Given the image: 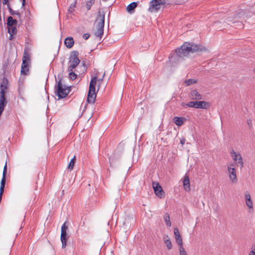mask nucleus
<instances>
[{
	"label": "nucleus",
	"mask_w": 255,
	"mask_h": 255,
	"mask_svg": "<svg viewBox=\"0 0 255 255\" xmlns=\"http://www.w3.org/2000/svg\"><path fill=\"white\" fill-rule=\"evenodd\" d=\"M206 50L201 45L185 42L179 48L175 50L169 57L172 64H178L182 62L190 53Z\"/></svg>",
	"instance_id": "nucleus-1"
},
{
	"label": "nucleus",
	"mask_w": 255,
	"mask_h": 255,
	"mask_svg": "<svg viewBox=\"0 0 255 255\" xmlns=\"http://www.w3.org/2000/svg\"><path fill=\"white\" fill-rule=\"evenodd\" d=\"M57 80L55 77V85L54 86L55 94L58 96V99L60 100L65 98L70 93L71 90L70 87H67L62 83V78L58 77Z\"/></svg>",
	"instance_id": "nucleus-2"
},
{
	"label": "nucleus",
	"mask_w": 255,
	"mask_h": 255,
	"mask_svg": "<svg viewBox=\"0 0 255 255\" xmlns=\"http://www.w3.org/2000/svg\"><path fill=\"white\" fill-rule=\"evenodd\" d=\"M105 12L104 10L100 9L98 11V16L96 19L97 22V30L94 32V35L98 37L102 38L105 26Z\"/></svg>",
	"instance_id": "nucleus-3"
},
{
	"label": "nucleus",
	"mask_w": 255,
	"mask_h": 255,
	"mask_svg": "<svg viewBox=\"0 0 255 255\" xmlns=\"http://www.w3.org/2000/svg\"><path fill=\"white\" fill-rule=\"evenodd\" d=\"M181 105L185 108L190 107L196 109H207L210 107L209 103L205 101H191L187 104L182 103Z\"/></svg>",
	"instance_id": "nucleus-4"
},
{
	"label": "nucleus",
	"mask_w": 255,
	"mask_h": 255,
	"mask_svg": "<svg viewBox=\"0 0 255 255\" xmlns=\"http://www.w3.org/2000/svg\"><path fill=\"white\" fill-rule=\"evenodd\" d=\"M165 3V0H152L150 2L149 11L151 12H157Z\"/></svg>",
	"instance_id": "nucleus-5"
},
{
	"label": "nucleus",
	"mask_w": 255,
	"mask_h": 255,
	"mask_svg": "<svg viewBox=\"0 0 255 255\" xmlns=\"http://www.w3.org/2000/svg\"><path fill=\"white\" fill-rule=\"evenodd\" d=\"M68 229L67 226H66L65 223L63 224L61 227V241L62 242V248H64L66 246L67 239L69 237L67 234V230Z\"/></svg>",
	"instance_id": "nucleus-6"
},
{
	"label": "nucleus",
	"mask_w": 255,
	"mask_h": 255,
	"mask_svg": "<svg viewBox=\"0 0 255 255\" xmlns=\"http://www.w3.org/2000/svg\"><path fill=\"white\" fill-rule=\"evenodd\" d=\"M231 154L235 162L237 164H239L240 168H242L244 167V162L241 154L239 153L235 152L233 149L231 150Z\"/></svg>",
	"instance_id": "nucleus-7"
},
{
	"label": "nucleus",
	"mask_w": 255,
	"mask_h": 255,
	"mask_svg": "<svg viewBox=\"0 0 255 255\" xmlns=\"http://www.w3.org/2000/svg\"><path fill=\"white\" fill-rule=\"evenodd\" d=\"M79 52L77 51H73L71 53L69 57V62L78 65L80 62L78 58Z\"/></svg>",
	"instance_id": "nucleus-8"
},
{
	"label": "nucleus",
	"mask_w": 255,
	"mask_h": 255,
	"mask_svg": "<svg viewBox=\"0 0 255 255\" xmlns=\"http://www.w3.org/2000/svg\"><path fill=\"white\" fill-rule=\"evenodd\" d=\"M153 188L155 194L159 198H161L164 195V191L158 183H153Z\"/></svg>",
	"instance_id": "nucleus-9"
},
{
	"label": "nucleus",
	"mask_w": 255,
	"mask_h": 255,
	"mask_svg": "<svg viewBox=\"0 0 255 255\" xmlns=\"http://www.w3.org/2000/svg\"><path fill=\"white\" fill-rule=\"evenodd\" d=\"M245 194L246 204L249 208L250 212H251V211H253L254 209L253 203L251 199V195L248 191H246Z\"/></svg>",
	"instance_id": "nucleus-10"
},
{
	"label": "nucleus",
	"mask_w": 255,
	"mask_h": 255,
	"mask_svg": "<svg viewBox=\"0 0 255 255\" xmlns=\"http://www.w3.org/2000/svg\"><path fill=\"white\" fill-rule=\"evenodd\" d=\"M228 170L229 172V177L233 182L237 181V177L236 173V170L234 167L228 166Z\"/></svg>",
	"instance_id": "nucleus-11"
},
{
	"label": "nucleus",
	"mask_w": 255,
	"mask_h": 255,
	"mask_svg": "<svg viewBox=\"0 0 255 255\" xmlns=\"http://www.w3.org/2000/svg\"><path fill=\"white\" fill-rule=\"evenodd\" d=\"M174 234L175 235V238L177 244L179 246L182 245V239L177 228H175L174 229Z\"/></svg>",
	"instance_id": "nucleus-12"
},
{
	"label": "nucleus",
	"mask_w": 255,
	"mask_h": 255,
	"mask_svg": "<svg viewBox=\"0 0 255 255\" xmlns=\"http://www.w3.org/2000/svg\"><path fill=\"white\" fill-rule=\"evenodd\" d=\"M190 98L192 100H200L202 99V96L197 90H193L190 93Z\"/></svg>",
	"instance_id": "nucleus-13"
},
{
	"label": "nucleus",
	"mask_w": 255,
	"mask_h": 255,
	"mask_svg": "<svg viewBox=\"0 0 255 255\" xmlns=\"http://www.w3.org/2000/svg\"><path fill=\"white\" fill-rule=\"evenodd\" d=\"M97 82V77L94 76L91 80L89 91L96 93V84Z\"/></svg>",
	"instance_id": "nucleus-14"
},
{
	"label": "nucleus",
	"mask_w": 255,
	"mask_h": 255,
	"mask_svg": "<svg viewBox=\"0 0 255 255\" xmlns=\"http://www.w3.org/2000/svg\"><path fill=\"white\" fill-rule=\"evenodd\" d=\"M96 98V93L88 91L87 101L88 103L93 104Z\"/></svg>",
	"instance_id": "nucleus-15"
},
{
	"label": "nucleus",
	"mask_w": 255,
	"mask_h": 255,
	"mask_svg": "<svg viewBox=\"0 0 255 255\" xmlns=\"http://www.w3.org/2000/svg\"><path fill=\"white\" fill-rule=\"evenodd\" d=\"M7 102L5 97V92L3 90L0 91V106L4 108Z\"/></svg>",
	"instance_id": "nucleus-16"
},
{
	"label": "nucleus",
	"mask_w": 255,
	"mask_h": 255,
	"mask_svg": "<svg viewBox=\"0 0 255 255\" xmlns=\"http://www.w3.org/2000/svg\"><path fill=\"white\" fill-rule=\"evenodd\" d=\"M183 185L186 191H190V187L189 178L188 176H187L186 174L184 176V179L183 181Z\"/></svg>",
	"instance_id": "nucleus-17"
},
{
	"label": "nucleus",
	"mask_w": 255,
	"mask_h": 255,
	"mask_svg": "<svg viewBox=\"0 0 255 255\" xmlns=\"http://www.w3.org/2000/svg\"><path fill=\"white\" fill-rule=\"evenodd\" d=\"M74 41L73 37H67L66 38H65L64 41V43L68 48H72L74 45Z\"/></svg>",
	"instance_id": "nucleus-18"
},
{
	"label": "nucleus",
	"mask_w": 255,
	"mask_h": 255,
	"mask_svg": "<svg viewBox=\"0 0 255 255\" xmlns=\"http://www.w3.org/2000/svg\"><path fill=\"white\" fill-rule=\"evenodd\" d=\"M186 120V118L184 117H175L173 118L174 123L178 126L182 125Z\"/></svg>",
	"instance_id": "nucleus-19"
},
{
	"label": "nucleus",
	"mask_w": 255,
	"mask_h": 255,
	"mask_svg": "<svg viewBox=\"0 0 255 255\" xmlns=\"http://www.w3.org/2000/svg\"><path fill=\"white\" fill-rule=\"evenodd\" d=\"M7 27H10L17 24V20L13 19L12 16H9L7 19Z\"/></svg>",
	"instance_id": "nucleus-20"
},
{
	"label": "nucleus",
	"mask_w": 255,
	"mask_h": 255,
	"mask_svg": "<svg viewBox=\"0 0 255 255\" xmlns=\"http://www.w3.org/2000/svg\"><path fill=\"white\" fill-rule=\"evenodd\" d=\"M137 2H132L128 5L127 7V10L128 12L130 13H132L134 11V9L137 7Z\"/></svg>",
	"instance_id": "nucleus-21"
},
{
	"label": "nucleus",
	"mask_w": 255,
	"mask_h": 255,
	"mask_svg": "<svg viewBox=\"0 0 255 255\" xmlns=\"http://www.w3.org/2000/svg\"><path fill=\"white\" fill-rule=\"evenodd\" d=\"M8 84V80L6 78H3L0 84V90H3L5 92V90L7 89Z\"/></svg>",
	"instance_id": "nucleus-22"
},
{
	"label": "nucleus",
	"mask_w": 255,
	"mask_h": 255,
	"mask_svg": "<svg viewBox=\"0 0 255 255\" xmlns=\"http://www.w3.org/2000/svg\"><path fill=\"white\" fill-rule=\"evenodd\" d=\"M164 243L166 245L167 248L168 250H170L172 249V244L168 236L164 237Z\"/></svg>",
	"instance_id": "nucleus-23"
},
{
	"label": "nucleus",
	"mask_w": 255,
	"mask_h": 255,
	"mask_svg": "<svg viewBox=\"0 0 255 255\" xmlns=\"http://www.w3.org/2000/svg\"><path fill=\"white\" fill-rule=\"evenodd\" d=\"M164 220L166 223V224L167 226L170 227L171 225V223L170 221V216L168 213H166L164 214Z\"/></svg>",
	"instance_id": "nucleus-24"
},
{
	"label": "nucleus",
	"mask_w": 255,
	"mask_h": 255,
	"mask_svg": "<svg viewBox=\"0 0 255 255\" xmlns=\"http://www.w3.org/2000/svg\"><path fill=\"white\" fill-rule=\"evenodd\" d=\"M7 9L9 12V13L12 15H18V16H20V13L17 11H15V10H13L12 8L10 7V4H7Z\"/></svg>",
	"instance_id": "nucleus-25"
},
{
	"label": "nucleus",
	"mask_w": 255,
	"mask_h": 255,
	"mask_svg": "<svg viewBox=\"0 0 255 255\" xmlns=\"http://www.w3.org/2000/svg\"><path fill=\"white\" fill-rule=\"evenodd\" d=\"M76 161V156H74L71 160L70 163L68 164V168L70 170H72L75 165Z\"/></svg>",
	"instance_id": "nucleus-26"
},
{
	"label": "nucleus",
	"mask_w": 255,
	"mask_h": 255,
	"mask_svg": "<svg viewBox=\"0 0 255 255\" xmlns=\"http://www.w3.org/2000/svg\"><path fill=\"white\" fill-rule=\"evenodd\" d=\"M8 29L7 32H10L11 34H16L17 32V29L16 28V25L12 26L10 27H7Z\"/></svg>",
	"instance_id": "nucleus-27"
},
{
	"label": "nucleus",
	"mask_w": 255,
	"mask_h": 255,
	"mask_svg": "<svg viewBox=\"0 0 255 255\" xmlns=\"http://www.w3.org/2000/svg\"><path fill=\"white\" fill-rule=\"evenodd\" d=\"M22 60L30 61V55L27 52L25 48L24 50Z\"/></svg>",
	"instance_id": "nucleus-28"
},
{
	"label": "nucleus",
	"mask_w": 255,
	"mask_h": 255,
	"mask_svg": "<svg viewBox=\"0 0 255 255\" xmlns=\"http://www.w3.org/2000/svg\"><path fill=\"white\" fill-rule=\"evenodd\" d=\"M94 2L95 0H90L87 1L86 3V7L87 10H89L91 9V6L93 5Z\"/></svg>",
	"instance_id": "nucleus-29"
},
{
	"label": "nucleus",
	"mask_w": 255,
	"mask_h": 255,
	"mask_svg": "<svg viewBox=\"0 0 255 255\" xmlns=\"http://www.w3.org/2000/svg\"><path fill=\"white\" fill-rule=\"evenodd\" d=\"M76 0L74 1L73 3H72L69 8H68V12L69 13H72L73 11H74V8L75 7H76Z\"/></svg>",
	"instance_id": "nucleus-30"
},
{
	"label": "nucleus",
	"mask_w": 255,
	"mask_h": 255,
	"mask_svg": "<svg viewBox=\"0 0 255 255\" xmlns=\"http://www.w3.org/2000/svg\"><path fill=\"white\" fill-rule=\"evenodd\" d=\"M69 73V78L71 80L73 81L77 78V75L73 71H68Z\"/></svg>",
	"instance_id": "nucleus-31"
},
{
	"label": "nucleus",
	"mask_w": 255,
	"mask_h": 255,
	"mask_svg": "<svg viewBox=\"0 0 255 255\" xmlns=\"http://www.w3.org/2000/svg\"><path fill=\"white\" fill-rule=\"evenodd\" d=\"M197 83V80L193 79H189L188 80H186L185 81V83L186 84L187 86H189L190 85L195 84Z\"/></svg>",
	"instance_id": "nucleus-32"
},
{
	"label": "nucleus",
	"mask_w": 255,
	"mask_h": 255,
	"mask_svg": "<svg viewBox=\"0 0 255 255\" xmlns=\"http://www.w3.org/2000/svg\"><path fill=\"white\" fill-rule=\"evenodd\" d=\"M29 73V67H25L23 69L21 68V74L24 75H27Z\"/></svg>",
	"instance_id": "nucleus-33"
},
{
	"label": "nucleus",
	"mask_w": 255,
	"mask_h": 255,
	"mask_svg": "<svg viewBox=\"0 0 255 255\" xmlns=\"http://www.w3.org/2000/svg\"><path fill=\"white\" fill-rule=\"evenodd\" d=\"M179 252L180 255H187V253L183 247V245L179 246Z\"/></svg>",
	"instance_id": "nucleus-34"
},
{
	"label": "nucleus",
	"mask_w": 255,
	"mask_h": 255,
	"mask_svg": "<svg viewBox=\"0 0 255 255\" xmlns=\"http://www.w3.org/2000/svg\"><path fill=\"white\" fill-rule=\"evenodd\" d=\"M29 62L30 61L22 60V64H21V69L25 68V67H29Z\"/></svg>",
	"instance_id": "nucleus-35"
},
{
	"label": "nucleus",
	"mask_w": 255,
	"mask_h": 255,
	"mask_svg": "<svg viewBox=\"0 0 255 255\" xmlns=\"http://www.w3.org/2000/svg\"><path fill=\"white\" fill-rule=\"evenodd\" d=\"M78 65H76L75 64H73L72 63H70V65L69 66L68 68V71H73L74 69H75Z\"/></svg>",
	"instance_id": "nucleus-36"
},
{
	"label": "nucleus",
	"mask_w": 255,
	"mask_h": 255,
	"mask_svg": "<svg viewBox=\"0 0 255 255\" xmlns=\"http://www.w3.org/2000/svg\"><path fill=\"white\" fill-rule=\"evenodd\" d=\"M6 172H7V164H6V162L4 165V166L3 167L2 177H6Z\"/></svg>",
	"instance_id": "nucleus-37"
},
{
	"label": "nucleus",
	"mask_w": 255,
	"mask_h": 255,
	"mask_svg": "<svg viewBox=\"0 0 255 255\" xmlns=\"http://www.w3.org/2000/svg\"><path fill=\"white\" fill-rule=\"evenodd\" d=\"M90 37V34L89 33H85L83 35V38H84L85 40L88 39Z\"/></svg>",
	"instance_id": "nucleus-38"
},
{
	"label": "nucleus",
	"mask_w": 255,
	"mask_h": 255,
	"mask_svg": "<svg viewBox=\"0 0 255 255\" xmlns=\"http://www.w3.org/2000/svg\"><path fill=\"white\" fill-rule=\"evenodd\" d=\"M247 124L250 127H252V121L251 119H248L247 121Z\"/></svg>",
	"instance_id": "nucleus-39"
},
{
	"label": "nucleus",
	"mask_w": 255,
	"mask_h": 255,
	"mask_svg": "<svg viewBox=\"0 0 255 255\" xmlns=\"http://www.w3.org/2000/svg\"><path fill=\"white\" fill-rule=\"evenodd\" d=\"M8 33L9 34V39L10 40H12L14 37L13 35H15V34H11L10 32H9Z\"/></svg>",
	"instance_id": "nucleus-40"
},
{
	"label": "nucleus",
	"mask_w": 255,
	"mask_h": 255,
	"mask_svg": "<svg viewBox=\"0 0 255 255\" xmlns=\"http://www.w3.org/2000/svg\"><path fill=\"white\" fill-rule=\"evenodd\" d=\"M8 1H9V0H2V3L3 4H6V5L7 6V4H9L8 3Z\"/></svg>",
	"instance_id": "nucleus-41"
},
{
	"label": "nucleus",
	"mask_w": 255,
	"mask_h": 255,
	"mask_svg": "<svg viewBox=\"0 0 255 255\" xmlns=\"http://www.w3.org/2000/svg\"><path fill=\"white\" fill-rule=\"evenodd\" d=\"M105 75V73H104L102 78H100L98 79H97V81H99V82H101L103 81V78L104 77Z\"/></svg>",
	"instance_id": "nucleus-42"
},
{
	"label": "nucleus",
	"mask_w": 255,
	"mask_h": 255,
	"mask_svg": "<svg viewBox=\"0 0 255 255\" xmlns=\"http://www.w3.org/2000/svg\"><path fill=\"white\" fill-rule=\"evenodd\" d=\"M249 255H255V249L251 251Z\"/></svg>",
	"instance_id": "nucleus-43"
},
{
	"label": "nucleus",
	"mask_w": 255,
	"mask_h": 255,
	"mask_svg": "<svg viewBox=\"0 0 255 255\" xmlns=\"http://www.w3.org/2000/svg\"><path fill=\"white\" fill-rule=\"evenodd\" d=\"M22 7H23L25 4V0H22Z\"/></svg>",
	"instance_id": "nucleus-44"
},
{
	"label": "nucleus",
	"mask_w": 255,
	"mask_h": 255,
	"mask_svg": "<svg viewBox=\"0 0 255 255\" xmlns=\"http://www.w3.org/2000/svg\"><path fill=\"white\" fill-rule=\"evenodd\" d=\"M184 142H185V140H184V139H183V140H181L180 141V143H181V144H184Z\"/></svg>",
	"instance_id": "nucleus-45"
},
{
	"label": "nucleus",
	"mask_w": 255,
	"mask_h": 255,
	"mask_svg": "<svg viewBox=\"0 0 255 255\" xmlns=\"http://www.w3.org/2000/svg\"><path fill=\"white\" fill-rule=\"evenodd\" d=\"M253 72L255 73V68H254Z\"/></svg>",
	"instance_id": "nucleus-46"
},
{
	"label": "nucleus",
	"mask_w": 255,
	"mask_h": 255,
	"mask_svg": "<svg viewBox=\"0 0 255 255\" xmlns=\"http://www.w3.org/2000/svg\"><path fill=\"white\" fill-rule=\"evenodd\" d=\"M240 25H241V26H242V25H243L242 23H240Z\"/></svg>",
	"instance_id": "nucleus-47"
},
{
	"label": "nucleus",
	"mask_w": 255,
	"mask_h": 255,
	"mask_svg": "<svg viewBox=\"0 0 255 255\" xmlns=\"http://www.w3.org/2000/svg\"><path fill=\"white\" fill-rule=\"evenodd\" d=\"M0 5H1V0H0Z\"/></svg>",
	"instance_id": "nucleus-48"
}]
</instances>
